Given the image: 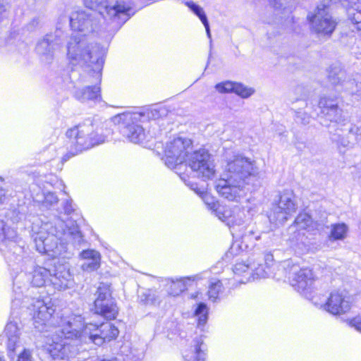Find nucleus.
Instances as JSON below:
<instances>
[{
	"label": "nucleus",
	"mask_w": 361,
	"mask_h": 361,
	"mask_svg": "<svg viewBox=\"0 0 361 361\" xmlns=\"http://www.w3.org/2000/svg\"><path fill=\"white\" fill-rule=\"evenodd\" d=\"M100 14L94 11H77L71 13V28L80 33L72 35L66 43V55L73 65L87 69L95 82H100L105 50L87 37L100 27Z\"/></svg>",
	"instance_id": "1"
},
{
	"label": "nucleus",
	"mask_w": 361,
	"mask_h": 361,
	"mask_svg": "<svg viewBox=\"0 0 361 361\" xmlns=\"http://www.w3.org/2000/svg\"><path fill=\"white\" fill-rule=\"evenodd\" d=\"M57 338L49 345V351L54 359H69L75 356L79 349L78 339H86L97 345L115 339L119 331L111 323H102L99 326L93 324L84 325L82 318L77 316L71 318L66 325L56 331Z\"/></svg>",
	"instance_id": "2"
},
{
	"label": "nucleus",
	"mask_w": 361,
	"mask_h": 361,
	"mask_svg": "<svg viewBox=\"0 0 361 361\" xmlns=\"http://www.w3.org/2000/svg\"><path fill=\"white\" fill-rule=\"evenodd\" d=\"M222 178L216 182V190L224 198L238 201L245 193V187L258 174L254 161L235 152H226Z\"/></svg>",
	"instance_id": "3"
},
{
	"label": "nucleus",
	"mask_w": 361,
	"mask_h": 361,
	"mask_svg": "<svg viewBox=\"0 0 361 361\" xmlns=\"http://www.w3.org/2000/svg\"><path fill=\"white\" fill-rule=\"evenodd\" d=\"M192 148V142L186 137H178L167 142L164 149V161L171 169H175L180 178L191 187L192 184L187 183L186 176L180 171L183 164L186 160L189 152Z\"/></svg>",
	"instance_id": "4"
},
{
	"label": "nucleus",
	"mask_w": 361,
	"mask_h": 361,
	"mask_svg": "<svg viewBox=\"0 0 361 361\" xmlns=\"http://www.w3.org/2000/svg\"><path fill=\"white\" fill-rule=\"evenodd\" d=\"M66 135L71 140V142L75 145L77 151L87 149L104 141L103 137L99 136L97 133H94L92 123H82L68 130Z\"/></svg>",
	"instance_id": "5"
},
{
	"label": "nucleus",
	"mask_w": 361,
	"mask_h": 361,
	"mask_svg": "<svg viewBox=\"0 0 361 361\" xmlns=\"http://www.w3.org/2000/svg\"><path fill=\"white\" fill-rule=\"evenodd\" d=\"M331 0H319V4L313 13L307 16L312 28L318 33L331 35L336 25V21L329 13Z\"/></svg>",
	"instance_id": "6"
},
{
	"label": "nucleus",
	"mask_w": 361,
	"mask_h": 361,
	"mask_svg": "<svg viewBox=\"0 0 361 361\" xmlns=\"http://www.w3.org/2000/svg\"><path fill=\"white\" fill-rule=\"evenodd\" d=\"M190 168L194 176L205 180L212 178L215 173L210 154L205 149L189 153L185 161Z\"/></svg>",
	"instance_id": "7"
},
{
	"label": "nucleus",
	"mask_w": 361,
	"mask_h": 361,
	"mask_svg": "<svg viewBox=\"0 0 361 361\" xmlns=\"http://www.w3.org/2000/svg\"><path fill=\"white\" fill-rule=\"evenodd\" d=\"M297 210L295 195L292 191L285 190L279 197V202L273 204L269 219L276 224H283Z\"/></svg>",
	"instance_id": "8"
},
{
	"label": "nucleus",
	"mask_w": 361,
	"mask_h": 361,
	"mask_svg": "<svg viewBox=\"0 0 361 361\" xmlns=\"http://www.w3.org/2000/svg\"><path fill=\"white\" fill-rule=\"evenodd\" d=\"M97 295L94 300L95 313L107 319H114L118 314V307L111 297L110 286L101 283L97 288Z\"/></svg>",
	"instance_id": "9"
},
{
	"label": "nucleus",
	"mask_w": 361,
	"mask_h": 361,
	"mask_svg": "<svg viewBox=\"0 0 361 361\" xmlns=\"http://www.w3.org/2000/svg\"><path fill=\"white\" fill-rule=\"evenodd\" d=\"M136 119V114L131 113H124L115 116V121L119 123L121 133L126 137L130 142L133 143H140L145 137V133L143 128L134 123Z\"/></svg>",
	"instance_id": "10"
},
{
	"label": "nucleus",
	"mask_w": 361,
	"mask_h": 361,
	"mask_svg": "<svg viewBox=\"0 0 361 361\" xmlns=\"http://www.w3.org/2000/svg\"><path fill=\"white\" fill-rule=\"evenodd\" d=\"M285 270L291 285L299 292L308 290L314 281V274L310 269H301L298 264L286 262Z\"/></svg>",
	"instance_id": "11"
},
{
	"label": "nucleus",
	"mask_w": 361,
	"mask_h": 361,
	"mask_svg": "<svg viewBox=\"0 0 361 361\" xmlns=\"http://www.w3.org/2000/svg\"><path fill=\"white\" fill-rule=\"evenodd\" d=\"M115 0H84V4L86 7H88L92 10H98L97 13L100 14L104 19L108 21H111L114 23V27L115 28L120 27L126 20L123 16L117 15L111 12L114 10L115 11H119L118 6L114 5Z\"/></svg>",
	"instance_id": "12"
},
{
	"label": "nucleus",
	"mask_w": 361,
	"mask_h": 361,
	"mask_svg": "<svg viewBox=\"0 0 361 361\" xmlns=\"http://www.w3.org/2000/svg\"><path fill=\"white\" fill-rule=\"evenodd\" d=\"M61 41L54 35H46L36 45V51L45 63H51L56 50L61 47Z\"/></svg>",
	"instance_id": "13"
},
{
	"label": "nucleus",
	"mask_w": 361,
	"mask_h": 361,
	"mask_svg": "<svg viewBox=\"0 0 361 361\" xmlns=\"http://www.w3.org/2000/svg\"><path fill=\"white\" fill-rule=\"evenodd\" d=\"M316 305H319L317 302H314ZM328 312L336 315L345 313L350 308V302L346 296L338 291L331 293L325 303L319 304Z\"/></svg>",
	"instance_id": "14"
},
{
	"label": "nucleus",
	"mask_w": 361,
	"mask_h": 361,
	"mask_svg": "<svg viewBox=\"0 0 361 361\" xmlns=\"http://www.w3.org/2000/svg\"><path fill=\"white\" fill-rule=\"evenodd\" d=\"M191 189L195 190L197 194L200 195L202 197L206 204L214 211L215 215L221 221L226 222L228 226H231V224L233 225L235 224V221H234V217L232 214L233 212L230 208L221 206L214 201L209 202V200L212 198L208 194L205 193L203 190L198 188L195 184L192 183Z\"/></svg>",
	"instance_id": "15"
},
{
	"label": "nucleus",
	"mask_w": 361,
	"mask_h": 361,
	"mask_svg": "<svg viewBox=\"0 0 361 361\" xmlns=\"http://www.w3.org/2000/svg\"><path fill=\"white\" fill-rule=\"evenodd\" d=\"M329 82L336 87L338 92H351L353 90L355 80L350 78L345 71L338 67L330 68L329 73Z\"/></svg>",
	"instance_id": "16"
},
{
	"label": "nucleus",
	"mask_w": 361,
	"mask_h": 361,
	"mask_svg": "<svg viewBox=\"0 0 361 361\" xmlns=\"http://www.w3.org/2000/svg\"><path fill=\"white\" fill-rule=\"evenodd\" d=\"M54 312L52 307L47 306L43 301L37 300L33 309L32 319L35 328L39 331H44Z\"/></svg>",
	"instance_id": "17"
},
{
	"label": "nucleus",
	"mask_w": 361,
	"mask_h": 361,
	"mask_svg": "<svg viewBox=\"0 0 361 361\" xmlns=\"http://www.w3.org/2000/svg\"><path fill=\"white\" fill-rule=\"evenodd\" d=\"M18 238L16 231L10 227H7L2 220H0V250L8 252L13 250V253L21 252V247L16 244Z\"/></svg>",
	"instance_id": "18"
},
{
	"label": "nucleus",
	"mask_w": 361,
	"mask_h": 361,
	"mask_svg": "<svg viewBox=\"0 0 361 361\" xmlns=\"http://www.w3.org/2000/svg\"><path fill=\"white\" fill-rule=\"evenodd\" d=\"M36 249L39 252L48 253L54 252L56 248V237L53 234H49L40 231L35 237Z\"/></svg>",
	"instance_id": "19"
},
{
	"label": "nucleus",
	"mask_w": 361,
	"mask_h": 361,
	"mask_svg": "<svg viewBox=\"0 0 361 361\" xmlns=\"http://www.w3.org/2000/svg\"><path fill=\"white\" fill-rule=\"evenodd\" d=\"M194 344L184 355L185 361H205L206 348L201 337L193 341Z\"/></svg>",
	"instance_id": "20"
},
{
	"label": "nucleus",
	"mask_w": 361,
	"mask_h": 361,
	"mask_svg": "<svg viewBox=\"0 0 361 361\" xmlns=\"http://www.w3.org/2000/svg\"><path fill=\"white\" fill-rule=\"evenodd\" d=\"M84 260L82 269L86 271H92L97 269L100 266L101 256L99 252L94 250H83L80 254Z\"/></svg>",
	"instance_id": "21"
},
{
	"label": "nucleus",
	"mask_w": 361,
	"mask_h": 361,
	"mask_svg": "<svg viewBox=\"0 0 361 361\" xmlns=\"http://www.w3.org/2000/svg\"><path fill=\"white\" fill-rule=\"evenodd\" d=\"M5 333L8 338L7 348L10 351H15L20 344V329L17 322H10L5 328Z\"/></svg>",
	"instance_id": "22"
},
{
	"label": "nucleus",
	"mask_w": 361,
	"mask_h": 361,
	"mask_svg": "<svg viewBox=\"0 0 361 361\" xmlns=\"http://www.w3.org/2000/svg\"><path fill=\"white\" fill-rule=\"evenodd\" d=\"M71 278L69 272L62 268L61 270H56L54 274H51L49 283L53 285L55 289L61 290L69 286Z\"/></svg>",
	"instance_id": "23"
},
{
	"label": "nucleus",
	"mask_w": 361,
	"mask_h": 361,
	"mask_svg": "<svg viewBox=\"0 0 361 361\" xmlns=\"http://www.w3.org/2000/svg\"><path fill=\"white\" fill-rule=\"evenodd\" d=\"M50 275L49 270L42 267H36L31 274V283L34 286L42 287L47 282H49Z\"/></svg>",
	"instance_id": "24"
},
{
	"label": "nucleus",
	"mask_w": 361,
	"mask_h": 361,
	"mask_svg": "<svg viewBox=\"0 0 361 361\" xmlns=\"http://www.w3.org/2000/svg\"><path fill=\"white\" fill-rule=\"evenodd\" d=\"M99 92V87L97 85L87 86L81 90H78L75 95L78 100L85 102L89 100H97L100 97Z\"/></svg>",
	"instance_id": "25"
},
{
	"label": "nucleus",
	"mask_w": 361,
	"mask_h": 361,
	"mask_svg": "<svg viewBox=\"0 0 361 361\" xmlns=\"http://www.w3.org/2000/svg\"><path fill=\"white\" fill-rule=\"evenodd\" d=\"M307 90L305 86L298 85L293 87L289 94V100L292 104L300 102L302 107H307Z\"/></svg>",
	"instance_id": "26"
},
{
	"label": "nucleus",
	"mask_w": 361,
	"mask_h": 361,
	"mask_svg": "<svg viewBox=\"0 0 361 361\" xmlns=\"http://www.w3.org/2000/svg\"><path fill=\"white\" fill-rule=\"evenodd\" d=\"M348 230L344 223L332 224L329 238L330 240H343L347 237Z\"/></svg>",
	"instance_id": "27"
},
{
	"label": "nucleus",
	"mask_w": 361,
	"mask_h": 361,
	"mask_svg": "<svg viewBox=\"0 0 361 361\" xmlns=\"http://www.w3.org/2000/svg\"><path fill=\"white\" fill-rule=\"evenodd\" d=\"M197 276L192 277H185L177 279L176 281H173L171 285V294L173 295H178L183 291H184L187 286L190 284L192 281H194L197 279Z\"/></svg>",
	"instance_id": "28"
},
{
	"label": "nucleus",
	"mask_w": 361,
	"mask_h": 361,
	"mask_svg": "<svg viewBox=\"0 0 361 361\" xmlns=\"http://www.w3.org/2000/svg\"><path fill=\"white\" fill-rule=\"evenodd\" d=\"M348 139L343 138L340 141L344 147H348L354 144V142H361V127L350 126L348 129Z\"/></svg>",
	"instance_id": "29"
},
{
	"label": "nucleus",
	"mask_w": 361,
	"mask_h": 361,
	"mask_svg": "<svg viewBox=\"0 0 361 361\" xmlns=\"http://www.w3.org/2000/svg\"><path fill=\"white\" fill-rule=\"evenodd\" d=\"M313 221L310 215L306 212L300 213L295 219L293 225L290 226V229L295 228L298 229H307L312 225Z\"/></svg>",
	"instance_id": "30"
},
{
	"label": "nucleus",
	"mask_w": 361,
	"mask_h": 361,
	"mask_svg": "<svg viewBox=\"0 0 361 361\" xmlns=\"http://www.w3.org/2000/svg\"><path fill=\"white\" fill-rule=\"evenodd\" d=\"M154 0H127L122 6V11H120V16L126 18L127 20L130 16V11L134 6H141L144 4H148Z\"/></svg>",
	"instance_id": "31"
},
{
	"label": "nucleus",
	"mask_w": 361,
	"mask_h": 361,
	"mask_svg": "<svg viewBox=\"0 0 361 361\" xmlns=\"http://www.w3.org/2000/svg\"><path fill=\"white\" fill-rule=\"evenodd\" d=\"M326 110L327 111L321 113L326 120L335 123L341 121L342 110L338 107V106Z\"/></svg>",
	"instance_id": "32"
},
{
	"label": "nucleus",
	"mask_w": 361,
	"mask_h": 361,
	"mask_svg": "<svg viewBox=\"0 0 361 361\" xmlns=\"http://www.w3.org/2000/svg\"><path fill=\"white\" fill-rule=\"evenodd\" d=\"M208 310L204 303H200L195 310V314L198 317L197 326L202 327L207 321Z\"/></svg>",
	"instance_id": "33"
},
{
	"label": "nucleus",
	"mask_w": 361,
	"mask_h": 361,
	"mask_svg": "<svg viewBox=\"0 0 361 361\" xmlns=\"http://www.w3.org/2000/svg\"><path fill=\"white\" fill-rule=\"evenodd\" d=\"M222 283L219 280L212 281L209 286L208 296L209 300L215 302L220 292L222 291Z\"/></svg>",
	"instance_id": "34"
},
{
	"label": "nucleus",
	"mask_w": 361,
	"mask_h": 361,
	"mask_svg": "<svg viewBox=\"0 0 361 361\" xmlns=\"http://www.w3.org/2000/svg\"><path fill=\"white\" fill-rule=\"evenodd\" d=\"M235 88L233 92L239 95L242 98H247L255 92V90L252 87L245 86L241 83L235 82Z\"/></svg>",
	"instance_id": "35"
},
{
	"label": "nucleus",
	"mask_w": 361,
	"mask_h": 361,
	"mask_svg": "<svg viewBox=\"0 0 361 361\" xmlns=\"http://www.w3.org/2000/svg\"><path fill=\"white\" fill-rule=\"evenodd\" d=\"M319 107L321 109V113L326 109H329L338 106V103L336 99L330 98L329 97H322L320 98L318 104Z\"/></svg>",
	"instance_id": "36"
},
{
	"label": "nucleus",
	"mask_w": 361,
	"mask_h": 361,
	"mask_svg": "<svg viewBox=\"0 0 361 361\" xmlns=\"http://www.w3.org/2000/svg\"><path fill=\"white\" fill-rule=\"evenodd\" d=\"M185 5L195 14L197 15L202 23L206 22L207 20V18L203 11V8L200 6L197 5L192 1H188L185 3Z\"/></svg>",
	"instance_id": "37"
},
{
	"label": "nucleus",
	"mask_w": 361,
	"mask_h": 361,
	"mask_svg": "<svg viewBox=\"0 0 361 361\" xmlns=\"http://www.w3.org/2000/svg\"><path fill=\"white\" fill-rule=\"evenodd\" d=\"M234 85H235V82L227 80V81L217 83L215 85V89L216 90V91H218L219 93H221V94L230 93V92H233V90L235 88Z\"/></svg>",
	"instance_id": "38"
},
{
	"label": "nucleus",
	"mask_w": 361,
	"mask_h": 361,
	"mask_svg": "<svg viewBox=\"0 0 361 361\" xmlns=\"http://www.w3.org/2000/svg\"><path fill=\"white\" fill-rule=\"evenodd\" d=\"M349 16L357 30H361V11H349Z\"/></svg>",
	"instance_id": "39"
},
{
	"label": "nucleus",
	"mask_w": 361,
	"mask_h": 361,
	"mask_svg": "<svg viewBox=\"0 0 361 361\" xmlns=\"http://www.w3.org/2000/svg\"><path fill=\"white\" fill-rule=\"evenodd\" d=\"M267 264V262H266L264 265L259 264L257 267L255 268V275H256L257 278H266L269 276L270 268Z\"/></svg>",
	"instance_id": "40"
},
{
	"label": "nucleus",
	"mask_w": 361,
	"mask_h": 361,
	"mask_svg": "<svg viewBox=\"0 0 361 361\" xmlns=\"http://www.w3.org/2000/svg\"><path fill=\"white\" fill-rule=\"evenodd\" d=\"M344 6L349 7L350 10L361 11V0H342Z\"/></svg>",
	"instance_id": "41"
},
{
	"label": "nucleus",
	"mask_w": 361,
	"mask_h": 361,
	"mask_svg": "<svg viewBox=\"0 0 361 361\" xmlns=\"http://www.w3.org/2000/svg\"><path fill=\"white\" fill-rule=\"evenodd\" d=\"M296 118L301 123L306 125L310 123L311 116L306 112H301L300 111H296Z\"/></svg>",
	"instance_id": "42"
},
{
	"label": "nucleus",
	"mask_w": 361,
	"mask_h": 361,
	"mask_svg": "<svg viewBox=\"0 0 361 361\" xmlns=\"http://www.w3.org/2000/svg\"><path fill=\"white\" fill-rule=\"evenodd\" d=\"M70 234L73 237L74 243L80 245L83 241L82 233L78 228H73Z\"/></svg>",
	"instance_id": "43"
},
{
	"label": "nucleus",
	"mask_w": 361,
	"mask_h": 361,
	"mask_svg": "<svg viewBox=\"0 0 361 361\" xmlns=\"http://www.w3.org/2000/svg\"><path fill=\"white\" fill-rule=\"evenodd\" d=\"M58 202V197L54 192H47L44 195V202L48 205H53Z\"/></svg>",
	"instance_id": "44"
},
{
	"label": "nucleus",
	"mask_w": 361,
	"mask_h": 361,
	"mask_svg": "<svg viewBox=\"0 0 361 361\" xmlns=\"http://www.w3.org/2000/svg\"><path fill=\"white\" fill-rule=\"evenodd\" d=\"M250 269V265L245 263H237L233 267V272L235 274H241Z\"/></svg>",
	"instance_id": "45"
},
{
	"label": "nucleus",
	"mask_w": 361,
	"mask_h": 361,
	"mask_svg": "<svg viewBox=\"0 0 361 361\" xmlns=\"http://www.w3.org/2000/svg\"><path fill=\"white\" fill-rule=\"evenodd\" d=\"M290 0H269L270 4L278 9L286 8Z\"/></svg>",
	"instance_id": "46"
},
{
	"label": "nucleus",
	"mask_w": 361,
	"mask_h": 361,
	"mask_svg": "<svg viewBox=\"0 0 361 361\" xmlns=\"http://www.w3.org/2000/svg\"><path fill=\"white\" fill-rule=\"evenodd\" d=\"M18 361H32L30 352L28 350H24L18 356Z\"/></svg>",
	"instance_id": "47"
},
{
	"label": "nucleus",
	"mask_w": 361,
	"mask_h": 361,
	"mask_svg": "<svg viewBox=\"0 0 361 361\" xmlns=\"http://www.w3.org/2000/svg\"><path fill=\"white\" fill-rule=\"evenodd\" d=\"M350 325L355 327L358 331L361 332V317H357L350 320Z\"/></svg>",
	"instance_id": "48"
},
{
	"label": "nucleus",
	"mask_w": 361,
	"mask_h": 361,
	"mask_svg": "<svg viewBox=\"0 0 361 361\" xmlns=\"http://www.w3.org/2000/svg\"><path fill=\"white\" fill-rule=\"evenodd\" d=\"M127 0H115V2H114V5L116 6H118V10L119 11H115V10L113 11V13H114V15H115V13H117V15H119L120 16V11H122V6L124 5L125 1H126ZM112 12V10L111 11Z\"/></svg>",
	"instance_id": "49"
},
{
	"label": "nucleus",
	"mask_w": 361,
	"mask_h": 361,
	"mask_svg": "<svg viewBox=\"0 0 361 361\" xmlns=\"http://www.w3.org/2000/svg\"><path fill=\"white\" fill-rule=\"evenodd\" d=\"M204 27H205V30H206V32H207V35L208 36V37L209 39H211V32H210V29H209V23H208V20H206V22H203L202 23Z\"/></svg>",
	"instance_id": "50"
},
{
	"label": "nucleus",
	"mask_w": 361,
	"mask_h": 361,
	"mask_svg": "<svg viewBox=\"0 0 361 361\" xmlns=\"http://www.w3.org/2000/svg\"><path fill=\"white\" fill-rule=\"evenodd\" d=\"M6 198V192L0 188V204H2Z\"/></svg>",
	"instance_id": "51"
},
{
	"label": "nucleus",
	"mask_w": 361,
	"mask_h": 361,
	"mask_svg": "<svg viewBox=\"0 0 361 361\" xmlns=\"http://www.w3.org/2000/svg\"><path fill=\"white\" fill-rule=\"evenodd\" d=\"M92 361H116V360L115 358H111V359H102V358H99V357H97L95 358L94 360H92Z\"/></svg>",
	"instance_id": "52"
},
{
	"label": "nucleus",
	"mask_w": 361,
	"mask_h": 361,
	"mask_svg": "<svg viewBox=\"0 0 361 361\" xmlns=\"http://www.w3.org/2000/svg\"><path fill=\"white\" fill-rule=\"evenodd\" d=\"M265 260H266V262H267V261H272L273 260V255H270V254L267 255L266 257H265Z\"/></svg>",
	"instance_id": "53"
},
{
	"label": "nucleus",
	"mask_w": 361,
	"mask_h": 361,
	"mask_svg": "<svg viewBox=\"0 0 361 361\" xmlns=\"http://www.w3.org/2000/svg\"><path fill=\"white\" fill-rule=\"evenodd\" d=\"M5 8L4 6L1 5L0 6V13H3L4 11H5Z\"/></svg>",
	"instance_id": "54"
},
{
	"label": "nucleus",
	"mask_w": 361,
	"mask_h": 361,
	"mask_svg": "<svg viewBox=\"0 0 361 361\" xmlns=\"http://www.w3.org/2000/svg\"><path fill=\"white\" fill-rule=\"evenodd\" d=\"M22 216H23V214H20V216L19 217H18V219H13V221H18L20 219H21Z\"/></svg>",
	"instance_id": "55"
},
{
	"label": "nucleus",
	"mask_w": 361,
	"mask_h": 361,
	"mask_svg": "<svg viewBox=\"0 0 361 361\" xmlns=\"http://www.w3.org/2000/svg\"><path fill=\"white\" fill-rule=\"evenodd\" d=\"M0 361H6V360L4 358V357L0 356Z\"/></svg>",
	"instance_id": "56"
},
{
	"label": "nucleus",
	"mask_w": 361,
	"mask_h": 361,
	"mask_svg": "<svg viewBox=\"0 0 361 361\" xmlns=\"http://www.w3.org/2000/svg\"><path fill=\"white\" fill-rule=\"evenodd\" d=\"M17 301H18V300H17V299H15V300L13 301V305H14V304H16V302Z\"/></svg>",
	"instance_id": "57"
}]
</instances>
